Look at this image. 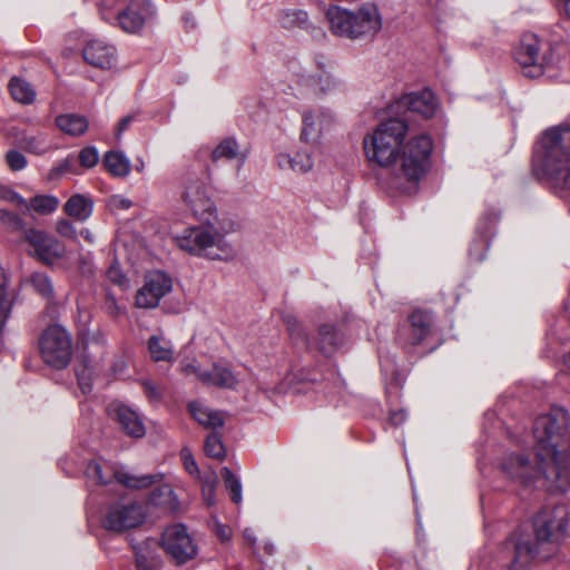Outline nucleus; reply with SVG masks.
<instances>
[{
    "instance_id": "f257e3e1",
    "label": "nucleus",
    "mask_w": 570,
    "mask_h": 570,
    "mask_svg": "<svg viewBox=\"0 0 570 570\" xmlns=\"http://www.w3.org/2000/svg\"><path fill=\"white\" fill-rule=\"evenodd\" d=\"M569 511L566 505L546 507L532 519L531 525L520 527L509 539L514 557L512 570H525L537 557L547 558V547L557 546L568 535Z\"/></svg>"
},
{
    "instance_id": "f03ea898",
    "label": "nucleus",
    "mask_w": 570,
    "mask_h": 570,
    "mask_svg": "<svg viewBox=\"0 0 570 570\" xmlns=\"http://www.w3.org/2000/svg\"><path fill=\"white\" fill-rule=\"evenodd\" d=\"M532 169L559 196L570 194V122L542 134L534 149Z\"/></svg>"
},
{
    "instance_id": "7ed1b4c3",
    "label": "nucleus",
    "mask_w": 570,
    "mask_h": 570,
    "mask_svg": "<svg viewBox=\"0 0 570 570\" xmlns=\"http://www.w3.org/2000/svg\"><path fill=\"white\" fill-rule=\"evenodd\" d=\"M501 470L511 481L524 488H544L549 492H566L570 488L568 465H559L546 458L542 463L537 450L531 453L512 452L505 455Z\"/></svg>"
},
{
    "instance_id": "20e7f679",
    "label": "nucleus",
    "mask_w": 570,
    "mask_h": 570,
    "mask_svg": "<svg viewBox=\"0 0 570 570\" xmlns=\"http://www.w3.org/2000/svg\"><path fill=\"white\" fill-rule=\"evenodd\" d=\"M569 413L562 407H552L538 416L533 424L534 450L543 463L549 458L556 464L569 466L566 450V435L569 429Z\"/></svg>"
},
{
    "instance_id": "39448f33",
    "label": "nucleus",
    "mask_w": 570,
    "mask_h": 570,
    "mask_svg": "<svg viewBox=\"0 0 570 570\" xmlns=\"http://www.w3.org/2000/svg\"><path fill=\"white\" fill-rule=\"evenodd\" d=\"M203 222L204 225L188 226L176 233L173 237L175 245L193 256L209 259L228 258L232 255V247L217 226L218 219Z\"/></svg>"
},
{
    "instance_id": "423d86ee",
    "label": "nucleus",
    "mask_w": 570,
    "mask_h": 570,
    "mask_svg": "<svg viewBox=\"0 0 570 570\" xmlns=\"http://www.w3.org/2000/svg\"><path fill=\"white\" fill-rule=\"evenodd\" d=\"M407 130L406 121L401 118H390L380 122L373 132L363 139L366 159L380 167L396 164Z\"/></svg>"
},
{
    "instance_id": "0eeeda50",
    "label": "nucleus",
    "mask_w": 570,
    "mask_h": 570,
    "mask_svg": "<svg viewBox=\"0 0 570 570\" xmlns=\"http://www.w3.org/2000/svg\"><path fill=\"white\" fill-rule=\"evenodd\" d=\"M326 18L333 33L341 37L356 39L373 36L381 29V17L374 4H364L356 13L338 6H331Z\"/></svg>"
},
{
    "instance_id": "6e6552de",
    "label": "nucleus",
    "mask_w": 570,
    "mask_h": 570,
    "mask_svg": "<svg viewBox=\"0 0 570 570\" xmlns=\"http://www.w3.org/2000/svg\"><path fill=\"white\" fill-rule=\"evenodd\" d=\"M80 361L76 366L78 384L83 394L91 391L94 381L104 368L107 354V340L100 330L86 333L82 336Z\"/></svg>"
},
{
    "instance_id": "1a4fd4ad",
    "label": "nucleus",
    "mask_w": 570,
    "mask_h": 570,
    "mask_svg": "<svg viewBox=\"0 0 570 570\" xmlns=\"http://www.w3.org/2000/svg\"><path fill=\"white\" fill-rule=\"evenodd\" d=\"M433 149L432 139L428 135H419L411 138L401 148L397 156L395 175L410 183H417L429 170L431 153Z\"/></svg>"
},
{
    "instance_id": "9d476101",
    "label": "nucleus",
    "mask_w": 570,
    "mask_h": 570,
    "mask_svg": "<svg viewBox=\"0 0 570 570\" xmlns=\"http://www.w3.org/2000/svg\"><path fill=\"white\" fill-rule=\"evenodd\" d=\"M285 322L291 341L297 348L309 351L315 346L324 356L330 357L344 344L342 333L334 325H321L317 340H311L304 326L295 317H287Z\"/></svg>"
},
{
    "instance_id": "9b49d317",
    "label": "nucleus",
    "mask_w": 570,
    "mask_h": 570,
    "mask_svg": "<svg viewBox=\"0 0 570 570\" xmlns=\"http://www.w3.org/2000/svg\"><path fill=\"white\" fill-rule=\"evenodd\" d=\"M179 198L198 220L218 219L215 202L200 176L187 174L181 178Z\"/></svg>"
},
{
    "instance_id": "f8f14e48",
    "label": "nucleus",
    "mask_w": 570,
    "mask_h": 570,
    "mask_svg": "<svg viewBox=\"0 0 570 570\" xmlns=\"http://www.w3.org/2000/svg\"><path fill=\"white\" fill-rule=\"evenodd\" d=\"M43 361L53 368H65L72 356V340L67 330L60 325L46 328L39 342Z\"/></svg>"
},
{
    "instance_id": "ddd939ff",
    "label": "nucleus",
    "mask_w": 570,
    "mask_h": 570,
    "mask_svg": "<svg viewBox=\"0 0 570 570\" xmlns=\"http://www.w3.org/2000/svg\"><path fill=\"white\" fill-rule=\"evenodd\" d=\"M86 476L98 484H107L115 478L122 485L130 489H146L157 484L161 480V474H141L135 475L124 468L110 469L106 463L90 461L86 468Z\"/></svg>"
},
{
    "instance_id": "4468645a",
    "label": "nucleus",
    "mask_w": 570,
    "mask_h": 570,
    "mask_svg": "<svg viewBox=\"0 0 570 570\" xmlns=\"http://www.w3.org/2000/svg\"><path fill=\"white\" fill-rule=\"evenodd\" d=\"M146 518L142 505L134 501H117L111 503L102 517L105 529L114 532L139 527Z\"/></svg>"
},
{
    "instance_id": "2eb2a0df",
    "label": "nucleus",
    "mask_w": 570,
    "mask_h": 570,
    "mask_svg": "<svg viewBox=\"0 0 570 570\" xmlns=\"http://www.w3.org/2000/svg\"><path fill=\"white\" fill-rule=\"evenodd\" d=\"M163 546L177 564H184L197 554V547L184 524H174L165 529Z\"/></svg>"
},
{
    "instance_id": "dca6fc26",
    "label": "nucleus",
    "mask_w": 570,
    "mask_h": 570,
    "mask_svg": "<svg viewBox=\"0 0 570 570\" xmlns=\"http://www.w3.org/2000/svg\"><path fill=\"white\" fill-rule=\"evenodd\" d=\"M171 288L173 281L166 273L160 271L148 273L142 287L137 292L136 305L140 308H154Z\"/></svg>"
},
{
    "instance_id": "f3484780",
    "label": "nucleus",
    "mask_w": 570,
    "mask_h": 570,
    "mask_svg": "<svg viewBox=\"0 0 570 570\" xmlns=\"http://www.w3.org/2000/svg\"><path fill=\"white\" fill-rule=\"evenodd\" d=\"M24 240L31 247V254L45 264H53L66 253V247L56 237L43 230L29 228Z\"/></svg>"
},
{
    "instance_id": "a211bd4d",
    "label": "nucleus",
    "mask_w": 570,
    "mask_h": 570,
    "mask_svg": "<svg viewBox=\"0 0 570 570\" xmlns=\"http://www.w3.org/2000/svg\"><path fill=\"white\" fill-rule=\"evenodd\" d=\"M517 62L523 68L527 77L535 78L543 72V57L540 53V41L533 33L522 37L520 46L514 51Z\"/></svg>"
},
{
    "instance_id": "6ab92c4d",
    "label": "nucleus",
    "mask_w": 570,
    "mask_h": 570,
    "mask_svg": "<svg viewBox=\"0 0 570 570\" xmlns=\"http://www.w3.org/2000/svg\"><path fill=\"white\" fill-rule=\"evenodd\" d=\"M155 14L149 0H130V3L119 12L117 24L128 33L141 30L148 19Z\"/></svg>"
},
{
    "instance_id": "aec40b11",
    "label": "nucleus",
    "mask_w": 570,
    "mask_h": 570,
    "mask_svg": "<svg viewBox=\"0 0 570 570\" xmlns=\"http://www.w3.org/2000/svg\"><path fill=\"white\" fill-rule=\"evenodd\" d=\"M181 371L185 374H195L204 384L222 389L235 387L237 381L233 372L220 364H213L209 370H202L193 363H183Z\"/></svg>"
},
{
    "instance_id": "412c9836",
    "label": "nucleus",
    "mask_w": 570,
    "mask_h": 570,
    "mask_svg": "<svg viewBox=\"0 0 570 570\" xmlns=\"http://www.w3.org/2000/svg\"><path fill=\"white\" fill-rule=\"evenodd\" d=\"M83 59L91 66L100 69H110L116 65V48L102 40L89 41L82 50Z\"/></svg>"
},
{
    "instance_id": "4be33fe9",
    "label": "nucleus",
    "mask_w": 570,
    "mask_h": 570,
    "mask_svg": "<svg viewBox=\"0 0 570 570\" xmlns=\"http://www.w3.org/2000/svg\"><path fill=\"white\" fill-rule=\"evenodd\" d=\"M401 105L413 112L422 115L424 118H431L436 111L438 101L430 89H423L404 95L401 99Z\"/></svg>"
},
{
    "instance_id": "5701e85b",
    "label": "nucleus",
    "mask_w": 570,
    "mask_h": 570,
    "mask_svg": "<svg viewBox=\"0 0 570 570\" xmlns=\"http://www.w3.org/2000/svg\"><path fill=\"white\" fill-rule=\"evenodd\" d=\"M284 92L298 100H311L315 98L314 73L305 69L295 72L288 80Z\"/></svg>"
},
{
    "instance_id": "b1692460",
    "label": "nucleus",
    "mask_w": 570,
    "mask_h": 570,
    "mask_svg": "<svg viewBox=\"0 0 570 570\" xmlns=\"http://www.w3.org/2000/svg\"><path fill=\"white\" fill-rule=\"evenodd\" d=\"M188 412L195 421L206 429L216 430L225 423V415L222 411L214 410L199 401L189 402Z\"/></svg>"
},
{
    "instance_id": "393cba45",
    "label": "nucleus",
    "mask_w": 570,
    "mask_h": 570,
    "mask_svg": "<svg viewBox=\"0 0 570 570\" xmlns=\"http://www.w3.org/2000/svg\"><path fill=\"white\" fill-rule=\"evenodd\" d=\"M410 343L417 345L432 333L433 317L425 311H414L409 317Z\"/></svg>"
},
{
    "instance_id": "a878e982",
    "label": "nucleus",
    "mask_w": 570,
    "mask_h": 570,
    "mask_svg": "<svg viewBox=\"0 0 570 570\" xmlns=\"http://www.w3.org/2000/svg\"><path fill=\"white\" fill-rule=\"evenodd\" d=\"M116 417L121 429L131 438H142L146 429L140 415L127 405H118L116 407Z\"/></svg>"
},
{
    "instance_id": "bb28decb",
    "label": "nucleus",
    "mask_w": 570,
    "mask_h": 570,
    "mask_svg": "<svg viewBox=\"0 0 570 570\" xmlns=\"http://www.w3.org/2000/svg\"><path fill=\"white\" fill-rule=\"evenodd\" d=\"M497 222V217L494 215L487 216L482 218L480 224L476 227V232L479 237L474 239L470 246L469 254L470 257L476 262H481L485 257V253L489 248V233L492 225Z\"/></svg>"
},
{
    "instance_id": "cd10ccee",
    "label": "nucleus",
    "mask_w": 570,
    "mask_h": 570,
    "mask_svg": "<svg viewBox=\"0 0 570 570\" xmlns=\"http://www.w3.org/2000/svg\"><path fill=\"white\" fill-rule=\"evenodd\" d=\"M325 120L326 116L322 112H305L303 115L301 138L308 144L318 142L324 129Z\"/></svg>"
},
{
    "instance_id": "c85d7f7f",
    "label": "nucleus",
    "mask_w": 570,
    "mask_h": 570,
    "mask_svg": "<svg viewBox=\"0 0 570 570\" xmlns=\"http://www.w3.org/2000/svg\"><path fill=\"white\" fill-rule=\"evenodd\" d=\"M247 155L240 150L239 144L234 137L222 139L212 151V160H237L242 166Z\"/></svg>"
},
{
    "instance_id": "c756f323",
    "label": "nucleus",
    "mask_w": 570,
    "mask_h": 570,
    "mask_svg": "<svg viewBox=\"0 0 570 570\" xmlns=\"http://www.w3.org/2000/svg\"><path fill=\"white\" fill-rule=\"evenodd\" d=\"M276 159L281 169H291L298 174L309 171L314 165L313 158L307 151H297L294 156L279 154Z\"/></svg>"
},
{
    "instance_id": "7c9ffc66",
    "label": "nucleus",
    "mask_w": 570,
    "mask_h": 570,
    "mask_svg": "<svg viewBox=\"0 0 570 570\" xmlns=\"http://www.w3.org/2000/svg\"><path fill=\"white\" fill-rule=\"evenodd\" d=\"M92 209V200L81 194L72 195L63 206L65 213L79 222L87 220L91 216Z\"/></svg>"
},
{
    "instance_id": "2f4dec72",
    "label": "nucleus",
    "mask_w": 570,
    "mask_h": 570,
    "mask_svg": "<svg viewBox=\"0 0 570 570\" xmlns=\"http://www.w3.org/2000/svg\"><path fill=\"white\" fill-rule=\"evenodd\" d=\"M102 164L106 169L116 177H126L131 169L130 160L121 151H107L104 156Z\"/></svg>"
},
{
    "instance_id": "473e14b6",
    "label": "nucleus",
    "mask_w": 570,
    "mask_h": 570,
    "mask_svg": "<svg viewBox=\"0 0 570 570\" xmlns=\"http://www.w3.org/2000/svg\"><path fill=\"white\" fill-rule=\"evenodd\" d=\"M151 546H156V541H146L142 544L132 546L137 570L157 569L159 558Z\"/></svg>"
},
{
    "instance_id": "72a5a7b5",
    "label": "nucleus",
    "mask_w": 570,
    "mask_h": 570,
    "mask_svg": "<svg viewBox=\"0 0 570 570\" xmlns=\"http://www.w3.org/2000/svg\"><path fill=\"white\" fill-rule=\"evenodd\" d=\"M56 124L60 130L70 136H81L88 129L87 118L76 114L60 115L57 117Z\"/></svg>"
},
{
    "instance_id": "f704fd0d",
    "label": "nucleus",
    "mask_w": 570,
    "mask_h": 570,
    "mask_svg": "<svg viewBox=\"0 0 570 570\" xmlns=\"http://www.w3.org/2000/svg\"><path fill=\"white\" fill-rule=\"evenodd\" d=\"M59 199L52 195H36L26 205L21 206L23 212H35L39 215H50L59 207Z\"/></svg>"
},
{
    "instance_id": "c9c22d12",
    "label": "nucleus",
    "mask_w": 570,
    "mask_h": 570,
    "mask_svg": "<svg viewBox=\"0 0 570 570\" xmlns=\"http://www.w3.org/2000/svg\"><path fill=\"white\" fill-rule=\"evenodd\" d=\"M315 98L335 94L343 88V82L327 71L314 73Z\"/></svg>"
},
{
    "instance_id": "e433bc0d",
    "label": "nucleus",
    "mask_w": 570,
    "mask_h": 570,
    "mask_svg": "<svg viewBox=\"0 0 570 570\" xmlns=\"http://www.w3.org/2000/svg\"><path fill=\"white\" fill-rule=\"evenodd\" d=\"M9 91L16 101L23 105L31 104L36 99V91L32 86L18 77H13L9 81Z\"/></svg>"
},
{
    "instance_id": "4c0bfd02",
    "label": "nucleus",
    "mask_w": 570,
    "mask_h": 570,
    "mask_svg": "<svg viewBox=\"0 0 570 570\" xmlns=\"http://www.w3.org/2000/svg\"><path fill=\"white\" fill-rule=\"evenodd\" d=\"M148 350L154 361H167L173 360L174 350L169 341L161 336H151L148 341Z\"/></svg>"
},
{
    "instance_id": "58836bf2",
    "label": "nucleus",
    "mask_w": 570,
    "mask_h": 570,
    "mask_svg": "<svg viewBox=\"0 0 570 570\" xmlns=\"http://www.w3.org/2000/svg\"><path fill=\"white\" fill-rule=\"evenodd\" d=\"M130 3V0H99L98 8L101 18L110 23H117L119 12Z\"/></svg>"
},
{
    "instance_id": "ea45409f",
    "label": "nucleus",
    "mask_w": 570,
    "mask_h": 570,
    "mask_svg": "<svg viewBox=\"0 0 570 570\" xmlns=\"http://www.w3.org/2000/svg\"><path fill=\"white\" fill-rule=\"evenodd\" d=\"M20 146L29 153L41 155L49 149L50 141L45 134L26 135L20 139Z\"/></svg>"
},
{
    "instance_id": "a19ab883",
    "label": "nucleus",
    "mask_w": 570,
    "mask_h": 570,
    "mask_svg": "<svg viewBox=\"0 0 570 570\" xmlns=\"http://www.w3.org/2000/svg\"><path fill=\"white\" fill-rule=\"evenodd\" d=\"M281 23L284 28H306L308 14L302 9H286L282 12Z\"/></svg>"
},
{
    "instance_id": "79ce46f5",
    "label": "nucleus",
    "mask_w": 570,
    "mask_h": 570,
    "mask_svg": "<svg viewBox=\"0 0 570 570\" xmlns=\"http://www.w3.org/2000/svg\"><path fill=\"white\" fill-rule=\"evenodd\" d=\"M149 501L154 505L174 507L177 502V498L169 484H160L151 491Z\"/></svg>"
},
{
    "instance_id": "37998d69",
    "label": "nucleus",
    "mask_w": 570,
    "mask_h": 570,
    "mask_svg": "<svg viewBox=\"0 0 570 570\" xmlns=\"http://www.w3.org/2000/svg\"><path fill=\"white\" fill-rule=\"evenodd\" d=\"M222 478L224 480L226 489L230 493V499L234 503L238 504L242 502V483L237 475H235L229 468L224 466L222 469Z\"/></svg>"
},
{
    "instance_id": "c03bdc74",
    "label": "nucleus",
    "mask_w": 570,
    "mask_h": 570,
    "mask_svg": "<svg viewBox=\"0 0 570 570\" xmlns=\"http://www.w3.org/2000/svg\"><path fill=\"white\" fill-rule=\"evenodd\" d=\"M13 306V297L7 291L6 277L0 276V331H2L7 320L10 317Z\"/></svg>"
},
{
    "instance_id": "a18cd8bd",
    "label": "nucleus",
    "mask_w": 570,
    "mask_h": 570,
    "mask_svg": "<svg viewBox=\"0 0 570 570\" xmlns=\"http://www.w3.org/2000/svg\"><path fill=\"white\" fill-rule=\"evenodd\" d=\"M204 451L207 456L219 461L224 460L226 456V450L222 438L215 432L207 435L204 444Z\"/></svg>"
},
{
    "instance_id": "49530a36",
    "label": "nucleus",
    "mask_w": 570,
    "mask_h": 570,
    "mask_svg": "<svg viewBox=\"0 0 570 570\" xmlns=\"http://www.w3.org/2000/svg\"><path fill=\"white\" fill-rule=\"evenodd\" d=\"M0 222L1 224L10 232H20L26 237V224L22 218L9 210L1 209L0 210Z\"/></svg>"
},
{
    "instance_id": "de8ad7c7",
    "label": "nucleus",
    "mask_w": 570,
    "mask_h": 570,
    "mask_svg": "<svg viewBox=\"0 0 570 570\" xmlns=\"http://www.w3.org/2000/svg\"><path fill=\"white\" fill-rule=\"evenodd\" d=\"M31 284L35 289L42 296L49 297L52 295L53 287L50 278L43 273H36L31 276Z\"/></svg>"
},
{
    "instance_id": "09e8293b",
    "label": "nucleus",
    "mask_w": 570,
    "mask_h": 570,
    "mask_svg": "<svg viewBox=\"0 0 570 570\" xmlns=\"http://www.w3.org/2000/svg\"><path fill=\"white\" fill-rule=\"evenodd\" d=\"M218 479L215 473H212L204 478L202 491L203 497L207 505H213L215 503V490L217 485Z\"/></svg>"
},
{
    "instance_id": "8fccbe9b",
    "label": "nucleus",
    "mask_w": 570,
    "mask_h": 570,
    "mask_svg": "<svg viewBox=\"0 0 570 570\" xmlns=\"http://www.w3.org/2000/svg\"><path fill=\"white\" fill-rule=\"evenodd\" d=\"M79 163L85 168H92L98 164L99 154L96 147L87 146L82 148L78 156Z\"/></svg>"
},
{
    "instance_id": "3c124183",
    "label": "nucleus",
    "mask_w": 570,
    "mask_h": 570,
    "mask_svg": "<svg viewBox=\"0 0 570 570\" xmlns=\"http://www.w3.org/2000/svg\"><path fill=\"white\" fill-rule=\"evenodd\" d=\"M6 161L11 170H21L27 166L26 157L18 150H9L6 155Z\"/></svg>"
},
{
    "instance_id": "603ef678",
    "label": "nucleus",
    "mask_w": 570,
    "mask_h": 570,
    "mask_svg": "<svg viewBox=\"0 0 570 570\" xmlns=\"http://www.w3.org/2000/svg\"><path fill=\"white\" fill-rule=\"evenodd\" d=\"M0 199L14 204L19 208L26 205V199L11 188L0 184Z\"/></svg>"
},
{
    "instance_id": "864d4df0",
    "label": "nucleus",
    "mask_w": 570,
    "mask_h": 570,
    "mask_svg": "<svg viewBox=\"0 0 570 570\" xmlns=\"http://www.w3.org/2000/svg\"><path fill=\"white\" fill-rule=\"evenodd\" d=\"M180 456H181L185 470L190 475H197L199 473V469H198V465H197L193 454L190 453V451L188 449H183L180 452Z\"/></svg>"
},
{
    "instance_id": "5fc2aeb1",
    "label": "nucleus",
    "mask_w": 570,
    "mask_h": 570,
    "mask_svg": "<svg viewBox=\"0 0 570 570\" xmlns=\"http://www.w3.org/2000/svg\"><path fill=\"white\" fill-rule=\"evenodd\" d=\"M56 230L59 235L69 239H76L77 237V230L75 226L67 219L59 220L57 223Z\"/></svg>"
},
{
    "instance_id": "6e6d98bb",
    "label": "nucleus",
    "mask_w": 570,
    "mask_h": 570,
    "mask_svg": "<svg viewBox=\"0 0 570 570\" xmlns=\"http://www.w3.org/2000/svg\"><path fill=\"white\" fill-rule=\"evenodd\" d=\"M141 385L144 387V392L145 394L147 395V397L151 401V402H157L160 400L161 397V394L159 392V390L157 389V386L149 380H144L141 382Z\"/></svg>"
},
{
    "instance_id": "4d7b16f0",
    "label": "nucleus",
    "mask_w": 570,
    "mask_h": 570,
    "mask_svg": "<svg viewBox=\"0 0 570 570\" xmlns=\"http://www.w3.org/2000/svg\"><path fill=\"white\" fill-rule=\"evenodd\" d=\"M107 276L111 282L120 286L125 285L127 282L126 276L121 273L120 268L117 265H111L108 268Z\"/></svg>"
},
{
    "instance_id": "13d9d810",
    "label": "nucleus",
    "mask_w": 570,
    "mask_h": 570,
    "mask_svg": "<svg viewBox=\"0 0 570 570\" xmlns=\"http://www.w3.org/2000/svg\"><path fill=\"white\" fill-rule=\"evenodd\" d=\"M110 205L117 209H129L132 203L128 198L116 195L110 198Z\"/></svg>"
},
{
    "instance_id": "bf43d9fd",
    "label": "nucleus",
    "mask_w": 570,
    "mask_h": 570,
    "mask_svg": "<svg viewBox=\"0 0 570 570\" xmlns=\"http://www.w3.org/2000/svg\"><path fill=\"white\" fill-rule=\"evenodd\" d=\"M407 417L406 412L403 409L390 412V423L394 426L401 425Z\"/></svg>"
},
{
    "instance_id": "052dcab7",
    "label": "nucleus",
    "mask_w": 570,
    "mask_h": 570,
    "mask_svg": "<svg viewBox=\"0 0 570 570\" xmlns=\"http://www.w3.org/2000/svg\"><path fill=\"white\" fill-rule=\"evenodd\" d=\"M136 119V115H127L122 117L117 126L116 135L119 138L122 132L130 126V124Z\"/></svg>"
},
{
    "instance_id": "680f3d73",
    "label": "nucleus",
    "mask_w": 570,
    "mask_h": 570,
    "mask_svg": "<svg viewBox=\"0 0 570 570\" xmlns=\"http://www.w3.org/2000/svg\"><path fill=\"white\" fill-rule=\"evenodd\" d=\"M215 531H216V534L218 535V538L222 541H228L229 540V538H230V530L226 525H224L222 523H216L215 524Z\"/></svg>"
},
{
    "instance_id": "e2e57ef3",
    "label": "nucleus",
    "mask_w": 570,
    "mask_h": 570,
    "mask_svg": "<svg viewBox=\"0 0 570 570\" xmlns=\"http://www.w3.org/2000/svg\"><path fill=\"white\" fill-rule=\"evenodd\" d=\"M243 535H244V539L246 540V542L255 550L256 543H257V538L255 535L254 530L250 528H246L243 532Z\"/></svg>"
},
{
    "instance_id": "0e129e2a",
    "label": "nucleus",
    "mask_w": 570,
    "mask_h": 570,
    "mask_svg": "<svg viewBox=\"0 0 570 570\" xmlns=\"http://www.w3.org/2000/svg\"><path fill=\"white\" fill-rule=\"evenodd\" d=\"M80 235L90 244H92L95 242L94 234L87 228L82 229L80 232Z\"/></svg>"
},
{
    "instance_id": "69168bd1",
    "label": "nucleus",
    "mask_w": 570,
    "mask_h": 570,
    "mask_svg": "<svg viewBox=\"0 0 570 570\" xmlns=\"http://www.w3.org/2000/svg\"><path fill=\"white\" fill-rule=\"evenodd\" d=\"M264 551H265V553H266V554H268V556H273V554H274V552H275V546H274V543H273V542H271V541H266V542L264 543Z\"/></svg>"
},
{
    "instance_id": "338daca9",
    "label": "nucleus",
    "mask_w": 570,
    "mask_h": 570,
    "mask_svg": "<svg viewBox=\"0 0 570 570\" xmlns=\"http://www.w3.org/2000/svg\"><path fill=\"white\" fill-rule=\"evenodd\" d=\"M69 166V159H66L57 169L59 173H63L65 170H67Z\"/></svg>"
},
{
    "instance_id": "774afa93",
    "label": "nucleus",
    "mask_w": 570,
    "mask_h": 570,
    "mask_svg": "<svg viewBox=\"0 0 570 570\" xmlns=\"http://www.w3.org/2000/svg\"><path fill=\"white\" fill-rule=\"evenodd\" d=\"M564 3L566 14L570 18V0H562Z\"/></svg>"
}]
</instances>
